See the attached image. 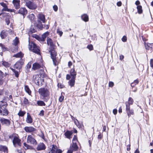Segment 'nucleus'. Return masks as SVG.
Wrapping results in <instances>:
<instances>
[{"instance_id":"nucleus-41","label":"nucleus","mask_w":153,"mask_h":153,"mask_svg":"<svg viewBox=\"0 0 153 153\" xmlns=\"http://www.w3.org/2000/svg\"><path fill=\"white\" fill-rule=\"evenodd\" d=\"M35 16L33 14H30L28 16V18L31 21L33 20L35 18Z\"/></svg>"},{"instance_id":"nucleus-63","label":"nucleus","mask_w":153,"mask_h":153,"mask_svg":"<svg viewBox=\"0 0 153 153\" xmlns=\"http://www.w3.org/2000/svg\"><path fill=\"white\" fill-rule=\"evenodd\" d=\"M148 46L151 48H153V43L149 44H148Z\"/></svg>"},{"instance_id":"nucleus-58","label":"nucleus","mask_w":153,"mask_h":153,"mask_svg":"<svg viewBox=\"0 0 153 153\" xmlns=\"http://www.w3.org/2000/svg\"><path fill=\"white\" fill-rule=\"evenodd\" d=\"M7 15V13H0V16L1 15H2V16L3 17H5V16H6Z\"/></svg>"},{"instance_id":"nucleus-43","label":"nucleus","mask_w":153,"mask_h":153,"mask_svg":"<svg viewBox=\"0 0 153 153\" xmlns=\"http://www.w3.org/2000/svg\"><path fill=\"white\" fill-rule=\"evenodd\" d=\"M2 65L3 66L5 67H9L10 66L9 63L5 61H2Z\"/></svg>"},{"instance_id":"nucleus-3","label":"nucleus","mask_w":153,"mask_h":153,"mask_svg":"<svg viewBox=\"0 0 153 153\" xmlns=\"http://www.w3.org/2000/svg\"><path fill=\"white\" fill-rule=\"evenodd\" d=\"M28 48L30 50L34 53L38 54L40 53V50L39 48L33 42H29Z\"/></svg>"},{"instance_id":"nucleus-19","label":"nucleus","mask_w":153,"mask_h":153,"mask_svg":"<svg viewBox=\"0 0 153 153\" xmlns=\"http://www.w3.org/2000/svg\"><path fill=\"white\" fill-rule=\"evenodd\" d=\"M47 43L48 45H50L51 49L53 48L54 47L53 43V41L50 38H48Z\"/></svg>"},{"instance_id":"nucleus-49","label":"nucleus","mask_w":153,"mask_h":153,"mask_svg":"<svg viewBox=\"0 0 153 153\" xmlns=\"http://www.w3.org/2000/svg\"><path fill=\"white\" fill-rule=\"evenodd\" d=\"M122 40L123 42H125L127 40V38L126 36H124L122 38Z\"/></svg>"},{"instance_id":"nucleus-34","label":"nucleus","mask_w":153,"mask_h":153,"mask_svg":"<svg viewBox=\"0 0 153 153\" xmlns=\"http://www.w3.org/2000/svg\"><path fill=\"white\" fill-rule=\"evenodd\" d=\"M37 104L39 106H43L45 105V104L44 102L42 100L38 101L37 102Z\"/></svg>"},{"instance_id":"nucleus-5","label":"nucleus","mask_w":153,"mask_h":153,"mask_svg":"<svg viewBox=\"0 0 153 153\" xmlns=\"http://www.w3.org/2000/svg\"><path fill=\"white\" fill-rule=\"evenodd\" d=\"M7 105L3 104L0 105V114L3 116H7L9 111L6 108Z\"/></svg>"},{"instance_id":"nucleus-7","label":"nucleus","mask_w":153,"mask_h":153,"mask_svg":"<svg viewBox=\"0 0 153 153\" xmlns=\"http://www.w3.org/2000/svg\"><path fill=\"white\" fill-rule=\"evenodd\" d=\"M0 122L2 125L9 126L11 123L10 121L8 119L1 118L0 119Z\"/></svg>"},{"instance_id":"nucleus-26","label":"nucleus","mask_w":153,"mask_h":153,"mask_svg":"<svg viewBox=\"0 0 153 153\" xmlns=\"http://www.w3.org/2000/svg\"><path fill=\"white\" fill-rule=\"evenodd\" d=\"M4 20L6 24L7 25H8L10 23L9 19L11 18V16L8 15V13H7V15L6 16H5V17H4Z\"/></svg>"},{"instance_id":"nucleus-40","label":"nucleus","mask_w":153,"mask_h":153,"mask_svg":"<svg viewBox=\"0 0 153 153\" xmlns=\"http://www.w3.org/2000/svg\"><path fill=\"white\" fill-rule=\"evenodd\" d=\"M14 56L18 58V57H22L23 56V55L22 54V53L21 52H19L18 53H17L16 54H15Z\"/></svg>"},{"instance_id":"nucleus-59","label":"nucleus","mask_w":153,"mask_h":153,"mask_svg":"<svg viewBox=\"0 0 153 153\" xmlns=\"http://www.w3.org/2000/svg\"><path fill=\"white\" fill-rule=\"evenodd\" d=\"M62 151L61 149H58L55 153H62Z\"/></svg>"},{"instance_id":"nucleus-37","label":"nucleus","mask_w":153,"mask_h":153,"mask_svg":"<svg viewBox=\"0 0 153 153\" xmlns=\"http://www.w3.org/2000/svg\"><path fill=\"white\" fill-rule=\"evenodd\" d=\"M43 66L45 67L43 64L41 65V64H39L37 63H35L33 65L32 67H43Z\"/></svg>"},{"instance_id":"nucleus-36","label":"nucleus","mask_w":153,"mask_h":153,"mask_svg":"<svg viewBox=\"0 0 153 153\" xmlns=\"http://www.w3.org/2000/svg\"><path fill=\"white\" fill-rule=\"evenodd\" d=\"M13 71L14 73L15 76L16 77H18L19 76V73L18 71L15 70V69H14L12 68H10Z\"/></svg>"},{"instance_id":"nucleus-61","label":"nucleus","mask_w":153,"mask_h":153,"mask_svg":"<svg viewBox=\"0 0 153 153\" xmlns=\"http://www.w3.org/2000/svg\"><path fill=\"white\" fill-rule=\"evenodd\" d=\"M53 8L54 10L55 11H56L57 10L58 7L56 5H55L53 6Z\"/></svg>"},{"instance_id":"nucleus-60","label":"nucleus","mask_w":153,"mask_h":153,"mask_svg":"<svg viewBox=\"0 0 153 153\" xmlns=\"http://www.w3.org/2000/svg\"><path fill=\"white\" fill-rule=\"evenodd\" d=\"M0 4L1 6L4 7V8L6 7L7 6L6 4L3 2L0 3Z\"/></svg>"},{"instance_id":"nucleus-44","label":"nucleus","mask_w":153,"mask_h":153,"mask_svg":"<svg viewBox=\"0 0 153 153\" xmlns=\"http://www.w3.org/2000/svg\"><path fill=\"white\" fill-rule=\"evenodd\" d=\"M87 48L90 51H91L93 49V47L92 45H88Z\"/></svg>"},{"instance_id":"nucleus-6","label":"nucleus","mask_w":153,"mask_h":153,"mask_svg":"<svg viewBox=\"0 0 153 153\" xmlns=\"http://www.w3.org/2000/svg\"><path fill=\"white\" fill-rule=\"evenodd\" d=\"M50 52L51 53V57L52 59L53 63L55 66H57L59 63L56 59V51L53 50L50 51Z\"/></svg>"},{"instance_id":"nucleus-30","label":"nucleus","mask_w":153,"mask_h":153,"mask_svg":"<svg viewBox=\"0 0 153 153\" xmlns=\"http://www.w3.org/2000/svg\"><path fill=\"white\" fill-rule=\"evenodd\" d=\"M24 63L20 61H18L15 64L14 66L15 67H22L23 66Z\"/></svg>"},{"instance_id":"nucleus-10","label":"nucleus","mask_w":153,"mask_h":153,"mask_svg":"<svg viewBox=\"0 0 153 153\" xmlns=\"http://www.w3.org/2000/svg\"><path fill=\"white\" fill-rule=\"evenodd\" d=\"M28 143L33 144H37V143L35 139L31 135H29L27 137Z\"/></svg>"},{"instance_id":"nucleus-9","label":"nucleus","mask_w":153,"mask_h":153,"mask_svg":"<svg viewBox=\"0 0 153 153\" xmlns=\"http://www.w3.org/2000/svg\"><path fill=\"white\" fill-rule=\"evenodd\" d=\"M20 141V140L16 136H15L14 137V139L13 140V143L15 147H16L17 145L20 146L21 144Z\"/></svg>"},{"instance_id":"nucleus-29","label":"nucleus","mask_w":153,"mask_h":153,"mask_svg":"<svg viewBox=\"0 0 153 153\" xmlns=\"http://www.w3.org/2000/svg\"><path fill=\"white\" fill-rule=\"evenodd\" d=\"M49 34V32H47L45 33H44L42 35V37L41 38L40 40L42 41H44L45 40V38L47 37Z\"/></svg>"},{"instance_id":"nucleus-22","label":"nucleus","mask_w":153,"mask_h":153,"mask_svg":"<svg viewBox=\"0 0 153 153\" xmlns=\"http://www.w3.org/2000/svg\"><path fill=\"white\" fill-rule=\"evenodd\" d=\"M134 102L133 99L131 97H129L128 99V101L126 102V106L127 105L130 106V105H132Z\"/></svg>"},{"instance_id":"nucleus-2","label":"nucleus","mask_w":153,"mask_h":153,"mask_svg":"<svg viewBox=\"0 0 153 153\" xmlns=\"http://www.w3.org/2000/svg\"><path fill=\"white\" fill-rule=\"evenodd\" d=\"M40 75L36 74L33 77V81L37 85L42 86L44 84V77H41Z\"/></svg>"},{"instance_id":"nucleus-62","label":"nucleus","mask_w":153,"mask_h":153,"mask_svg":"<svg viewBox=\"0 0 153 153\" xmlns=\"http://www.w3.org/2000/svg\"><path fill=\"white\" fill-rule=\"evenodd\" d=\"M32 64V62L30 61L28 62L26 65V67H31V65Z\"/></svg>"},{"instance_id":"nucleus-39","label":"nucleus","mask_w":153,"mask_h":153,"mask_svg":"<svg viewBox=\"0 0 153 153\" xmlns=\"http://www.w3.org/2000/svg\"><path fill=\"white\" fill-rule=\"evenodd\" d=\"M13 44L15 46H16L19 42V40L18 38L17 37H16L15 39L13 40Z\"/></svg>"},{"instance_id":"nucleus-12","label":"nucleus","mask_w":153,"mask_h":153,"mask_svg":"<svg viewBox=\"0 0 153 153\" xmlns=\"http://www.w3.org/2000/svg\"><path fill=\"white\" fill-rule=\"evenodd\" d=\"M41 68H32L31 70L36 71V72H39V75H40L41 76H42L43 75V76L44 75V71L43 69H40Z\"/></svg>"},{"instance_id":"nucleus-11","label":"nucleus","mask_w":153,"mask_h":153,"mask_svg":"<svg viewBox=\"0 0 153 153\" xmlns=\"http://www.w3.org/2000/svg\"><path fill=\"white\" fill-rule=\"evenodd\" d=\"M126 111L128 117L131 115H133L134 114V111L133 109H130V106L128 105L126 106Z\"/></svg>"},{"instance_id":"nucleus-48","label":"nucleus","mask_w":153,"mask_h":153,"mask_svg":"<svg viewBox=\"0 0 153 153\" xmlns=\"http://www.w3.org/2000/svg\"><path fill=\"white\" fill-rule=\"evenodd\" d=\"M114 85V83L112 81H110L108 83V86L109 87H112Z\"/></svg>"},{"instance_id":"nucleus-4","label":"nucleus","mask_w":153,"mask_h":153,"mask_svg":"<svg viewBox=\"0 0 153 153\" xmlns=\"http://www.w3.org/2000/svg\"><path fill=\"white\" fill-rule=\"evenodd\" d=\"M24 2L25 3L26 6L30 9L34 10L37 7L36 4L29 0H24Z\"/></svg>"},{"instance_id":"nucleus-33","label":"nucleus","mask_w":153,"mask_h":153,"mask_svg":"<svg viewBox=\"0 0 153 153\" xmlns=\"http://www.w3.org/2000/svg\"><path fill=\"white\" fill-rule=\"evenodd\" d=\"M36 31V27L35 26L31 25L29 33H34Z\"/></svg>"},{"instance_id":"nucleus-23","label":"nucleus","mask_w":153,"mask_h":153,"mask_svg":"<svg viewBox=\"0 0 153 153\" xmlns=\"http://www.w3.org/2000/svg\"><path fill=\"white\" fill-rule=\"evenodd\" d=\"M70 74L71 76H72V78H76V72L75 71V70L74 68L71 69Z\"/></svg>"},{"instance_id":"nucleus-54","label":"nucleus","mask_w":153,"mask_h":153,"mask_svg":"<svg viewBox=\"0 0 153 153\" xmlns=\"http://www.w3.org/2000/svg\"><path fill=\"white\" fill-rule=\"evenodd\" d=\"M41 135H40V137H41V138L43 139H44L45 138V137L44 136V134L42 131H41Z\"/></svg>"},{"instance_id":"nucleus-51","label":"nucleus","mask_w":153,"mask_h":153,"mask_svg":"<svg viewBox=\"0 0 153 153\" xmlns=\"http://www.w3.org/2000/svg\"><path fill=\"white\" fill-rule=\"evenodd\" d=\"M15 135V133H13L12 134L10 135L9 136V138L13 140V139H14V137H15L14 135Z\"/></svg>"},{"instance_id":"nucleus-42","label":"nucleus","mask_w":153,"mask_h":153,"mask_svg":"<svg viewBox=\"0 0 153 153\" xmlns=\"http://www.w3.org/2000/svg\"><path fill=\"white\" fill-rule=\"evenodd\" d=\"M24 145L26 147L27 149H32L33 148V147L32 146L29 145L26 143H24Z\"/></svg>"},{"instance_id":"nucleus-38","label":"nucleus","mask_w":153,"mask_h":153,"mask_svg":"<svg viewBox=\"0 0 153 153\" xmlns=\"http://www.w3.org/2000/svg\"><path fill=\"white\" fill-rule=\"evenodd\" d=\"M26 112L25 111H22L20 110L18 114L19 117H23L25 114Z\"/></svg>"},{"instance_id":"nucleus-56","label":"nucleus","mask_w":153,"mask_h":153,"mask_svg":"<svg viewBox=\"0 0 153 153\" xmlns=\"http://www.w3.org/2000/svg\"><path fill=\"white\" fill-rule=\"evenodd\" d=\"M57 33L60 35V36H62L63 33V32H62V31L59 30H57Z\"/></svg>"},{"instance_id":"nucleus-35","label":"nucleus","mask_w":153,"mask_h":153,"mask_svg":"<svg viewBox=\"0 0 153 153\" xmlns=\"http://www.w3.org/2000/svg\"><path fill=\"white\" fill-rule=\"evenodd\" d=\"M137 12L138 13L141 14L143 12V10L142 9V7L141 5L137 6Z\"/></svg>"},{"instance_id":"nucleus-32","label":"nucleus","mask_w":153,"mask_h":153,"mask_svg":"<svg viewBox=\"0 0 153 153\" xmlns=\"http://www.w3.org/2000/svg\"><path fill=\"white\" fill-rule=\"evenodd\" d=\"M7 147L5 146H0V151H1L5 152L7 151Z\"/></svg>"},{"instance_id":"nucleus-21","label":"nucleus","mask_w":153,"mask_h":153,"mask_svg":"<svg viewBox=\"0 0 153 153\" xmlns=\"http://www.w3.org/2000/svg\"><path fill=\"white\" fill-rule=\"evenodd\" d=\"M46 149L45 145L43 143H42L41 144L38 145L37 149L38 150H45Z\"/></svg>"},{"instance_id":"nucleus-52","label":"nucleus","mask_w":153,"mask_h":153,"mask_svg":"<svg viewBox=\"0 0 153 153\" xmlns=\"http://www.w3.org/2000/svg\"><path fill=\"white\" fill-rule=\"evenodd\" d=\"M57 85L59 88H63L65 87L63 85H62L61 83H58Z\"/></svg>"},{"instance_id":"nucleus-31","label":"nucleus","mask_w":153,"mask_h":153,"mask_svg":"<svg viewBox=\"0 0 153 153\" xmlns=\"http://www.w3.org/2000/svg\"><path fill=\"white\" fill-rule=\"evenodd\" d=\"M25 89L26 92L29 95H30L31 94V91L28 85H25Z\"/></svg>"},{"instance_id":"nucleus-15","label":"nucleus","mask_w":153,"mask_h":153,"mask_svg":"<svg viewBox=\"0 0 153 153\" xmlns=\"http://www.w3.org/2000/svg\"><path fill=\"white\" fill-rule=\"evenodd\" d=\"M38 19L37 21H39L44 23L45 22V16L41 14H39L38 15Z\"/></svg>"},{"instance_id":"nucleus-45","label":"nucleus","mask_w":153,"mask_h":153,"mask_svg":"<svg viewBox=\"0 0 153 153\" xmlns=\"http://www.w3.org/2000/svg\"><path fill=\"white\" fill-rule=\"evenodd\" d=\"M77 122V124L76 125L77 126V127L79 128H80L82 127V125L80 124L79 123V121L77 119H76Z\"/></svg>"},{"instance_id":"nucleus-50","label":"nucleus","mask_w":153,"mask_h":153,"mask_svg":"<svg viewBox=\"0 0 153 153\" xmlns=\"http://www.w3.org/2000/svg\"><path fill=\"white\" fill-rule=\"evenodd\" d=\"M103 137V135L100 133L98 135L97 138L99 140H101L102 138Z\"/></svg>"},{"instance_id":"nucleus-14","label":"nucleus","mask_w":153,"mask_h":153,"mask_svg":"<svg viewBox=\"0 0 153 153\" xmlns=\"http://www.w3.org/2000/svg\"><path fill=\"white\" fill-rule=\"evenodd\" d=\"M24 130L27 132H31L36 131V129L32 126H26L24 128Z\"/></svg>"},{"instance_id":"nucleus-17","label":"nucleus","mask_w":153,"mask_h":153,"mask_svg":"<svg viewBox=\"0 0 153 153\" xmlns=\"http://www.w3.org/2000/svg\"><path fill=\"white\" fill-rule=\"evenodd\" d=\"M20 0H13V3L16 9H18L20 7Z\"/></svg>"},{"instance_id":"nucleus-16","label":"nucleus","mask_w":153,"mask_h":153,"mask_svg":"<svg viewBox=\"0 0 153 153\" xmlns=\"http://www.w3.org/2000/svg\"><path fill=\"white\" fill-rule=\"evenodd\" d=\"M18 13L22 14L24 16L27 13V10L25 8H21L19 10Z\"/></svg>"},{"instance_id":"nucleus-47","label":"nucleus","mask_w":153,"mask_h":153,"mask_svg":"<svg viewBox=\"0 0 153 153\" xmlns=\"http://www.w3.org/2000/svg\"><path fill=\"white\" fill-rule=\"evenodd\" d=\"M62 94H61V96L59 98V101L60 102H62L64 100V96L63 95H62Z\"/></svg>"},{"instance_id":"nucleus-25","label":"nucleus","mask_w":153,"mask_h":153,"mask_svg":"<svg viewBox=\"0 0 153 153\" xmlns=\"http://www.w3.org/2000/svg\"><path fill=\"white\" fill-rule=\"evenodd\" d=\"M57 149V146H56L53 145L51 151L48 153H55Z\"/></svg>"},{"instance_id":"nucleus-64","label":"nucleus","mask_w":153,"mask_h":153,"mask_svg":"<svg viewBox=\"0 0 153 153\" xmlns=\"http://www.w3.org/2000/svg\"><path fill=\"white\" fill-rule=\"evenodd\" d=\"M150 64L151 67H153V59H151L150 60Z\"/></svg>"},{"instance_id":"nucleus-1","label":"nucleus","mask_w":153,"mask_h":153,"mask_svg":"<svg viewBox=\"0 0 153 153\" xmlns=\"http://www.w3.org/2000/svg\"><path fill=\"white\" fill-rule=\"evenodd\" d=\"M38 92L42 99L45 102H47L49 99L50 92L48 90L44 88H41L39 89Z\"/></svg>"},{"instance_id":"nucleus-57","label":"nucleus","mask_w":153,"mask_h":153,"mask_svg":"<svg viewBox=\"0 0 153 153\" xmlns=\"http://www.w3.org/2000/svg\"><path fill=\"white\" fill-rule=\"evenodd\" d=\"M44 111L43 110L41 111L39 115L41 116H43L44 115Z\"/></svg>"},{"instance_id":"nucleus-28","label":"nucleus","mask_w":153,"mask_h":153,"mask_svg":"<svg viewBox=\"0 0 153 153\" xmlns=\"http://www.w3.org/2000/svg\"><path fill=\"white\" fill-rule=\"evenodd\" d=\"M81 18L85 22H87L88 21V16L86 14H84L82 15L81 16Z\"/></svg>"},{"instance_id":"nucleus-55","label":"nucleus","mask_w":153,"mask_h":153,"mask_svg":"<svg viewBox=\"0 0 153 153\" xmlns=\"http://www.w3.org/2000/svg\"><path fill=\"white\" fill-rule=\"evenodd\" d=\"M4 77V74L0 70V79H2Z\"/></svg>"},{"instance_id":"nucleus-8","label":"nucleus","mask_w":153,"mask_h":153,"mask_svg":"<svg viewBox=\"0 0 153 153\" xmlns=\"http://www.w3.org/2000/svg\"><path fill=\"white\" fill-rule=\"evenodd\" d=\"M10 33V34H12L13 32L11 30H9L8 31H5V30H3L1 31L0 33V36L2 39H4L8 35V32Z\"/></svg>"},{"instance_id":"nucleus-20","label":"nucleus","mask_w":153,"mask_h":153,"mask_svg":"<svg viewBox=\"0 0 153 153\" xmlns=\"http://www.w3.org/2000/svg\"><path fill=\"white\" fill-rule=\"evenodd\" d=\"M26 121L28 123H31L33 122V119L29 113H27V116Z\"/></svg>"},{"instance_id":"nucleus-13","label":"nucleus","mask_w":153,"mask_h":153,"mask_svg":"<svg viewBox=\"0 0 153 153\" xmlns=\"http://www.w3.org/2000/svg\"><path fill=\"white\" fill-rule=\"evenodd\" d=\"M70 149L74 151H77L78 149V147L77 146L76 142L72 141V144L71 146H70Z\"/></svg>"},{"instance_id":"nucleus-27","label":"nucleus","mask_w":153,"mask_h":153,"mask_svg":"<svg viewBox=\"0 0 153 153\" xmlns=\"http://www.w3.org/2000/svg\"><path fill=\"white\" fill-rule=\"evenodd\" d=\"M75 78H72L68 82L69 85L71 87H72L74 86L75 82Z\"/></svg>"},{"instance_id":"nucleus-24","label":"nucleus","mask_w":153,"mask_h":153,"mask_svg":"<svg viewBox=\"0 0 153 153\" xmlns=\"http://www.w3.org/2000/svg\"><path fill=\"white\" fill-rule=\"evenodd\" d=\"M36 26L40 30H42V28H44L43 25L42 24V22L39 21H37Z\"/></svg>"},{"instance_id":"nucleus-53","label":"nucleus","mask_w":153,"mask_h":153,"mask_svg":"<svg viewBox=\"0 0 153 153\" xmlns=\"http://www.w3.org/2000/svg\"><path fill=\"white\" fill-rule=\"evenodd\" d=\"M9 11V9L7 8V6L6 7H4L2 9V11H7L8 12Z\"/></svg>"},{"instance_id":"nucleus-46","label":"nucleus","mask_w":153,"mask_h":153,"mask_svg":"<svg viewBox=\"0 0 153 153\" xmlns=\"http://www.w3.org/2000/svg\"><path fill=\"white\" fill-rule=\"evenodd\" d=\"M24 103L26 105L28 104L29 103L28 99L25 97L24 98Z\"/></svg>"},{"instance_id":"nucleus-18","label":"nucleus","mask_w":153,"mask_h":153,"mask_svg":"<svg viewBox=\"0 0 153 153\" xmlns=\"http://www.w3.org/2000/svg\"><path fill=\"white\" fill-rule=\"evenodd\" d=\"M73 133V132L72 131L67 130L65 133L64 135L67 138L70 139Z\"/></svg>"}]
</instances>
